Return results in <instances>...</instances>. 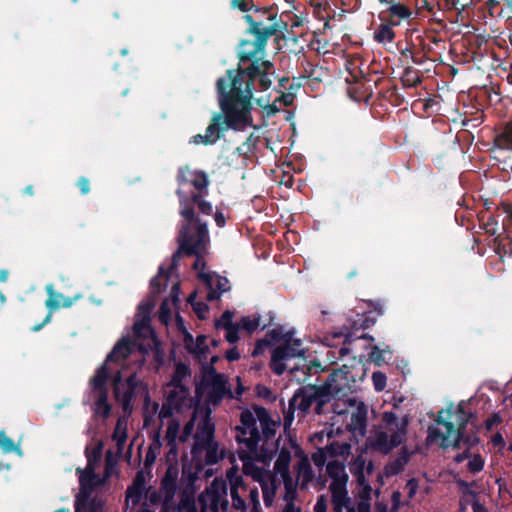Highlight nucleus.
<instances>
[{
  "instance_id": "nucleus-40",
  "label": "nucleus",
  "mask_w": 512,
  "mask_h": 512,
  "mask_svg": "<svg viewBox=\"0 0 512 512\" xmlns=\"http://www.w3.org/2000/svg\"><path fill=\"white\" fill-rule=\"evenodd\" d=\"M376 321L377 317L372 315V311H368L362 314L358 321L353 322L352 329L355 331L369 329L375 325Z\"/></svg>"
},
{
  "instance_id": "nucleus-46",
  "label": "nucleus",
  "mask_w": 512,
  "mask_h": 512,
  "mask_svg": "<svg viewBox=\"0 0 512 512\" xmlns=\"http://www.w3.org/2000/svg\"><path fill=\"white\" fill-rule=\"evenodd\" d=\"M207 245H208V243H202L198 249V253L192 254V256L196 257V259L193 263L194 270H200V272H204L203 270L206 267V262L204 260V253L206 252Z\"/></svg>"
},
{
  "instance_id": "nucleus-4",
  "label": "nucleus",
  "mask_w": 512,
  "mask_h": 512,
  "mask_svg": "<svg viewBox=\"0 0 512 512\" xmlns=\"http://www.w3.org/2000/svg\"><path fill=\"white\" fill-rule=\"evenodd\" d=\"M128 339H122L108 355L105 364L100 367L91 379L90 398L95 402L96 413L107 416L109 405L106 402L105 381L110 375L113 381L116 399L122 404L123 410L128 409Z\"/></svg>"
},
{
  "instance_id": "nucleus-11",
  "label": "nucleus",
  "mask_w": 512,
  "mask_h": 512,
  "mask_svg": "<svg viewBox=\"0 0 512 512\" xmlns=\"http://www.w3.org/2000/svg\"><path fill=\"white\" fill-rule=\"evenodd\" d=\"M176 181L178 184L176 191H185L184 188L190 185L196 190L194 193L208 194L210 181L208 174L203 170H192L189 166L180 167L177 171Z\"/></svg>"
},
{
  "instance_id": "nucleus-59",
  "label": "nucleus",
  "mask_w": 512,
  "mask_h": 512,
  "mask_svg": "<svg viewBox=\"0 0 512 512\" xmlns=\"http://www.w3.org/2000/svg\"><path fill=\"white\" fill-rule=\"evenodd\" d=\"M203 378L204 381L207 382L210 379L216 378L217 375H221L217 372L215 366H212L208 363H204L202 366Z\"/></svg>"
},
{
  "instance_id": "nucleus-30",
  "label": "nucleus",
  "mask_w": 512,
  "mask_h": 512,
  "mask_svg": "<svg viewBox=\"0 0 512 512\" xmlns=\"http://www.w3.org/2000/svg\"><path fill=\"white\" fill-rule=\"evenodd\" d=\"M475 418L474 413L466 411L463 402H461L455 411V430L463 431L466 429L468 423Z\"/></svg>"
},
{
  "instance_id": "nucleus-26",
  "label": "nucleus",
  "mask_w": 512,
  "mask_h": 512,
  "mask_svg": "<svg viewBox=\"0 0 512 512\" xmlns=\"http://www.w3.org/2000/svg\"><path fill=\"white\" fill-rule=\"evenodd\" d=\"M395 26L384 20L375 29L373 39L380 44L391 43L395 40L396 33L393 30Z\"/></svg>"
},
{
  "instance_id": "nucleus-7",
  "label": "nucleus",
  "mask_w": 512,
  "mask_h": 512,
  "mask_svg": "<svg viewBox=\"0 0 512 512\" xmlns=\"http://www.w3.org/2000/svg\"><path fill=\"white\" fill-rule=\"evenodd\" d=\"M176 194L179 197V214L184 219L182 226H188V230L192 233H196L201 225H204L205 229L208 230L207 223L195 214V206L204 215L212 214V204L204 198L207 194L201 192L188 195L185 191H176Z\"/></svg>"
},
{
  "instance_id": "nucleus-21",
  "label": "nucleus",
  "mask_w": 512,
  "mask_h": 512,
  "mask_svg": "<svg viewBox=\"0 0 512 512\" xmlns=\"http://www.w3.org/2000/svg\"><path fill=\"white\" fill-rule=\"evenodd\" d=\"M178 470L173 466H169L161 480V489L167 500L174 497L177 490Z\"/></svg>"
},
{
  "instance_id": "nucleus-50",
  "label": "nucleus",
  "mask_w": 512,
  "mask_h": 512,
  "mask_svg": "<svg viewBox=\"0 0 512 512\" xmlns=\"http://www.w3.org/2000/svg\"><path fill=\"white\" fill-rule=\"evenodd\" d=\"M284 486H285V495L284 500L288 502H293L296 497V488L293 486L291 476H283Z\"/></svg>"
},
{
  "instance_id": "nucleus-8",
  "label": "nucleus",
  "mask_w": 512,
  "mask_h": 512,
  "mask_svg": "<svg viewBox=\"0 0 512 512\" xmlns=\"http://www.w3.org/2000/svg\"><path fill=\"white\" fill-rule=\"evenodd\" d=\"M452 408L453 405L450 404L448 409L440 410L435 418L436 424L441 425L446 429L444 433L434 426L428 427L427 439L429 441L441 439L440 446L444 449L448 447L459 449L461 442H463V431L455 430V423L449 420L452 417Z\"/></svg>"
},
{
  "instance_id": "nucleus-3",
  "label": "nucleus",
  "mask_w": 512,
  "mask_h": 512,
  "mask_svg": "<svg viewBox=\"0 0 512 512\" xmlns=\"http://www.w3.org/2000/svg\"><path fill=\"white\" fill-rule=\"evenodd\" d=\"M280 420L275 421L269 411L260 405H253L252 410L244 408L239 416V424L235 426V440L239 444L237 454L243 462L244 471L254 460L271 459L279 449L281 436L271 449L268 442L276 435Z\"/></svg>"
},
{
  "instance_id": "nucleus-55",
  "label": "nucleus",
  "mask_w": 512,
  "mask_h": 512,
  "mask_svg": "<svg viewBox=\"0 0 512 512\" xmlns=\"http://www.w3.org/2000/svg\"><path fill=\"white\" fill-rule=\"evenodd\" d=\"M212 274L214 275V288L221 294L227 292L230 289L229 280L224 276H219L215 273Z\"/></svg>"
},
{
  "instance_id": "nucleus-36",
  "label": "nucleus",
  "mask_w": 512,
  "mask_h": 512,
  "mask_svg": "<svg viewBox=\"0 0 512 512\" xmlns=\"http://www.w3.org/2000/svg\"><path fill=\"white\" fill-rule=\"evenodd\" d=\"M206 340L207 337L205 335H198L195 339L192 351L190 352L191 354H194L199 361L206 360L210 351Z\"/></svg>"
},
{
  "instance_id": "nucleus-56",
  "label": "nucleus",
  "mask_w": 512,
  "mask_h": 512,
  "mask_svg": "<svg viewBox=\"0 0 512 512\" xmlns=\"http://www.w3.org/2000/svg\"><path fill=\"white\" fill-rule=\"evenodd\" d=\"M327 456L329 455L327 453L326 447L319 448L318 451L312 455V461L315 466L322 467L326 463Z\"/></svg>"
},
{
  "instance_id": "nucleus-49",
  "label": "nucleus",
  "mask_w": 512,
  "mask_h": 512,
  "mask_svg": "<svg viewBox=\"0 0 512 512\" xmlns=\"http://www.w3.org/2000/svg\"><path fill=\"white\" fill-rule=\"evenodd\" d=\"M253 9H254L255 15H252V16L254 17V19L262 20L264 23V26H268L269 24L272 23L270 20H268L269 14H275L277 16V13L273 12L271 7L258 8V7L254 6Z\"/></svg>"
},
{
  "instance_id": "nucleus-37",
  "label": "nucleus",
  "mask_w": 512,
  "mask_h": 512,
  "mask_svg": "<svg viewBox=\"0 0 512 512\" xmlns=\"http://www.w3.org/2000/svg\"><path fill=\"white\" fill-rule=\"evenodd\" d=\"M293 334V331L290 330L285 332L283 326H277L276 328L267 332L266 338L270 341V344L280 341H283L285 343L291 342Z\"/></svg>"
},
{
  "instance_id": "nucleus-42",
  "label": "nucleus",
  "mask_w": 512,
  "mask_h": 512,
  "mask_svg": "<svg viewBox=\"0 0 512 512\" xmlns=\"http://www.w3.org/2000/svg\"><path fill=\"white\" fill-rule=\"evenodd\" d=\"M391 349L389 346H386L385 348L381 349L377 345L371 346V352L369 354V360L373 362L376 366L380 367L384 364L385 359L383 354L384 353H391Z\"/></svg>"
},
{
  "instance_id": "nucleus-27",
  "label": "nucleus",
  "mask_w": 512,
  "mask_h": 512,
  "mask_svg": "<svg viewBox=\"0 0 512 512\" xmlns=\"http://www.w3.org/2000/svg\"><path fill=\"white\" fill-rule=\"evenodd\" d=\"M308 387H300L296 390L292 398H295V407L303 413L308 412L315 402L312 393H308Z\"/></svg>"
},
{
  "instance_id": "nucleus-53",
  "label": "nucleus",
  "mask_w": 512,
  "mask_h": 512,
  "mask_svg": "<svg viewBox=\"0 0 512 512\" xmlns=\"http://www.w3.org/2000/svg\"><path fill=\"white\" fill-rule=\"evenodd\" d=\"M230 8L242 12H248L254 8L253 0H230Z\"/></svg>"
},
{
  "instance_id": "nucleus-45",
  "label": "nucleus",
  "mask_w": 512,
  "mask_h": 512,
  "mask_svg": "<svg viewBox=\"0 0 512 512\" xmlns=\"http://www.w3.org/2000/svg\"><path fill=\"white\" fill-rule=\"evenodd\" d=\"M495 143L502 149L512 150V129L504 131L495 139Z\"/></svg>"
},
{
  "instance_id": "nucleus-48",
  "label": "nucleus",
  "mask_w": 512,
  "mask_h": 512,
  "mask_svg": "<svg viewBox=\"0 0 512 512\" xmlns=\"http://www.w3.org/2000/svg\"><path fill=\"white\" fill-rule=\"evenodd\" d=\"M468 462V471L472 474L479 473L483 470L485 461L480 454H474Z\"/></svg>"
},
{
  "instance_id": "nucleus-1",
  "label": "nucleus",
  "mask_w": 512,
  "mask_h": 512,
  "mask_svg": "<svg viewBox=\"0 0 512 512\" xmlns=\"http://www.w3.org/2000/svg\"><path fill=\"white\" fill-rule=\"evenodd\" d=\"M248 24L247 32L255 36L254 40H242L239 44L237 68L226 70L223 77L216 81V91L220 112H214L205 134H196L189 140L194 145H214L228 130L244 131L247 127L256 128L252 116V99L257 80L261 90H268L272 85L273 63L262 60V52L268 39L275 35L280 26L275 14H269L272 23L264 26L262 20L254 19L252 14L244 15Z\"/></svg>"
},
{
  "instance_id": "nucleus-13",
  "label": "nucleus",
  "mask_w": 512,
  "mask_h": 512,
  "mask_svg": "<svg viewBox=\"0 0 512 512\" xmlns=\"http://www.w3.org/2000/svg\"><path fill=\"white\" fill-rule=\"evenodd\" d=\"M412 15L411 9L403 4L391 1L387 9L380 14L381 20H386L394 26H399L404 20H408Z\"/></svg>"
},
{
  "instance_id": "nucleus-63",
  "label": "nucleus",
  "mask_w": 512,
  "mask_h": 512,
  "mask_svg": "<svg viewBox=\"0 0 512 512\" xmlns=\"http://www.w3.org/2000/svg\"><path fill=\"white\" fill-rule=\"evenodd\" d=\"M226 330L225 339L231 344L236 343L239 340V326L235 325L233 327H230Z\"/></svg>"
},
{
  "instance_id": "nucleus-17",
  "label": "nucleus",
  "mask_w": 512,
  "mask_h": 512,
  "mask_svg": "<svg viewBox=\"0 0 512 512\" xmlns=\"http://www.w3.org/2000/svg\"><path fill=\"white\" fill-rule=\"evenodd\" d=\"M293 350L288 346H278L272 351L270 368L274 374L280 376L285 372L286 365L283 361L295 357Z\"/></svg>"
},
{
  "instance_id": "nucleus-24",
  "label": "nucleus",
  "mask_w": 512,
  "mask_h": 512,
  "mask_svg": "<svg viewBox=\"0 0 512 512\" xmlns=\"http://www.w3.org/2000/svg\"><path fill=\"white\" fill-rule=\"evenodd\" d=\"M230 495L232 498V506L236 510L245 511L247 509V505L245 500L239 495V488L242 491H246L248 489V485L244 483L241 476H236L234 480L230 481Z\"/></svg>"
},
{
  "instance_id": "nucleus-61",
  "label": "nucleus",
  "mask_w": 512,
  "mask_h": 512,
  "mask_svg": "<svg viewBox=\"0 0 512 512\" xmlns=\"http://www.w3.org/2000/svg\"><path fill=\"white\" fill-rule=\"evenodd\" d=\"M302 342L300 339L291 338V342H285L283 346H288L293 348V352L295 353V357L303 356L305 353L304 349H301Z\"/></svg>"
},
{
  "instance_id": "nucleus-6",
  "label": "nucleus",
  "mask_w": 512,
  "mask_h": 512,
  "mask_svg": "<svg viewBox=\"0 0 512 512\" xmlns=\"http://www.w3.org/2000/svg\"><path fill=\"white\" fill-rule=\"evenodd\" d=\"M382 421L387 429L392 430L391 435L386 431H376L367 438L366 445L373 451L387 455L405 442L410 417L405 415L399 419L395 412L385 411L382 414Z\"/></svg>"
},
{
  "instance_id": "nucleus-58",
  "label": "nucleus",
  "mask_w": 512,
  "mask_h": 512,
  "mask_svg": "<svg viewBox=\"0 0 512 512\" xmlns=\"http://www.w3.org/2000/svg\"><path fill=\"white\" fill-rule=\"evenodd\" d=\"M295 410H296L295 398H291L289 400L288 409L286 411L284 410V424H285V427L290 426L291 423L293 422Z\"/></svg>"
},
{
  "instance_id": "nucleus-10",
  "label": "nucleus",
  "mask_w": 512,
  "mask_h": 512,
  "mask_svg": "<svg viewBox=\"0 0 512 512\" xmlns=\"http://www.w3.org/2000/svg\"><path fill=\"white\" fill-rule=\"evenodd\" d=\"M165 393L166 399L159 412L161 419H168L172 417L175 412H182L183 409L190 406V391L186 385L169 386V384H167Z\"/></svg>"
},
{
  "instance_id": "nucleus-51",
  "label": "nucleus",
  "mask_w": 512,
  "mask_h": 512,
  "mask_svg": "<svg viewBox=\"0 0 512 512\" xmlns=\"http://www.w3.org/2000/svg\"><path fill=\"white\" fill-rule=\"evenodd\" d=\"M372 381H373L374 389L377 392H381L386 387L387 377L383 372L375 371L372 374Z\"/></svg>"
},
{
  "instance_id": "nucleus-2",
  "label": "nucleus",
  "mask_w": 512,
  "mask_h": 512,
  "mask_svg": "<svg viewBox=\"0 0 512 512\" xmlns=\"http://www.w3.org/2000/svg\"><path fill=\"white\" fill-rule=\"evenodd\" d=\"M127 436L128 419L123 416L119 418L112 436V442L116 447V455H113L112 450L107 452L104 473L100 472L102 445L97 443L92 448H87V466L84 470L77 469L80 492L76 499V512L103 511L102 499L93 493L104 483L105 478L110 477L115 472L117 457L124 455ZM55 512H69V510L60 509Z\"/></svg>"
},
{
  "instance_id": "nucleus-20",
  "label": "nucleus",
  "mask_w": 512,
  "mask_h": 512,
  "mask_svg": "<svg viewBox=\"0 0 512 512\" xmlns=\"http://www.w3.org/2000/svg\"><path fill=\"white\" fill-rule=\"evenodd\" d=\"M206 384L211 387L209 392L210 401L213 404L220 403L227 393V379L225 375H217L216 378L210 379Z\"/></svg>"
},
{
  "instance_id": "nucleus-35",
  "label": "nucleus",
  "mask_w": 512,
  "mask_h": 512,
  "mask_svg": "<svg viewBox=\"0 0 512 512\" xmlns=\"http://www.w3.org/2000/svg\"><path fill=\"white\" fill-rule=\"evenodd\" d=\"M401 82L405 87H416L422 82L419 71L411 66L405 67L401 76Z\"/></svg>"
},
{
  "instance_id": "nucleus-29",
  "label": "nucleus",
  "mask_w": 512,
  "mask_h": 512,
  "mask_svg": "<svg viewBox=\"0 0 512 512\" xmlns=\"http://www.w3.org/2000/svg\"><path fill=\"white\" fill-rule=\"evenodd\" d=\"M291 453L287 448H281L274 464V469L283 477L290 476L289 466Z\"/></svg>"
},
{
  "instance_id": "nucleus-33",
  "label": "nucleus",
  "mask_w": 512,
  "mask_h": 512,
  "mask_svg": "<svg viewBox=\"0 0 512 512\" xmlns=\"http://www.w3.org/2000/svg\"><path fill=\"white\" fill-rule=\"evenodd\" d=\"M198 278L208 288L206 299L210 302L220 299L221 293L214 288V275L207 272H199Z\"/></svg>"
},
{
  "instance_id": "nucleus-52",
  "label": "nucleus",
  "mask_w": 512,
  "mask_h": 512,
  "mask_svg": "<svg viewBox=\"0 0 512 512\" xmlns=\"http://www.w3.org/2000/svg\"><path fill=\"white\" fill-rule=\"evenodd\" d=\"M158 318L161 323L168 324L171 318V308L168 299L163 300L161 303Z\"/></svg>"
},
{
  "instance_id": "nucleus-41",
  "label": "nucleus",
  "mask_w": 512,
  "mask_h": 512,
  "mask_svg": "<svg viewBox=\"0 0 512 512\" xmlns=\"http://www.w3.org/2000/svg\"><path fill=\"white\" fill-rule=\"evenodd\" d=\"M203 451H205V463L207 465H214L220 460V456L218 455L217 442L211 443L209 447H200L198 454L202 453Z\"/></svg>"
},
{
  "instance_id": "nucleus-23",
  "label": "nucleus",
  "mask_w": 512,
  "mask_h": 512,
  "mask_svg": "<svg viewBox=\"0 0 512 512\" xmlns=\"http://www.w3.org/2000/svg\"><path fill=\"white\" fill-rule=\"evenodd\" d=\"M46 289L49 295L46 306L50 310L60 307H70L76 300L82 297L81 294L76 295L74 299L65 297L63 294L55 292L52 285H48Z\"/></svg>"
},
{
  "instance_id": "nucleus-34",
  "label": "nucleus",
  "mask_w": 512,
  "mask_h": 512,
  "mask_svg": "<svg viewBox=\"0 0 512 512\" xmlns=\"http://www.w3.org/2000/svg\"><path fill=\"white\" fill-rule=\"evenodd\" d=\"M327 453L329 457H345L348 456L351 452V445L347 442H338L333 440L326 446Z\"/></svg>"
},
{
  "instance_id": "nucleus-62",
  "label": "nucleus",
  "mask_w": 512,
  "mask_h": 512,
  "mask_svg": "<svg viewBox=\"0 0 512 512\" xmlns=\"http://www.w3.org/2000/svg\"><path fill=\"white\" fill-rule=\"evenodd\" d=\"M193 310L199 319H205L206 313L209 311V306L204 302H195Z\"/></svg>"
},
{
  "instance_id": "nucleus-47",
  "label": "nucleus",
  "mask_w": 512,
  "mask_h": 512,
  "mask_svg": "<svg viewBox=\"0 0 512 512\" xmlns=\"http://www.w3.org/2000/svg\"><path fill=\"white\" fill-rule=\"evenodd\" d=\"M233 316H234V314L232 311H230V310L224 311L222 313L221 317L219 319H217L215 322L216 328L228 329L230 327L235 326V324L232 321Z\"/></svg>"
},
{
  "instance_id": "nucleus-25",
  "label": "nucleus",
  "mask_w": 512,
  "mask_h": 512,
  "mask_svg": "<svg viewBox=\"0 0 512 512\" xmlns=\"http://www.w3.org/2000/svg\"><path fill=\"white\" fill-rule=\"evenodd\" d=\"M410 460V454L406 447H403L398 456L384 467V473L387 477L400 474Z\"/></svg>"
},
{
  "instance_id": "nucleus-43",
  "label": "nucleus",
  "mask_w": 512,
  "mask_h": 512,
  "mask_svg": "<svg viewBox=\"0 0 512 512\" xmlns=\"http://www.w3.org/2000/svg\"><path fill=\"white\" fill-rule=\"evenodd\" d=\"M238 326L245 330L247 333L252 334L260 326V316H254L253 318L250 316H244L241 318L240 324Z\"/></svg>"
},
{
  "instance_id": "nucleus-44",
  "label": "nucleus",
  "mask_w": 512,
  "mask_h": 512,
  "mask_svg": "<svg viewBox=\"0 0 512 512\" xmlns=\"http://www.w3.org/2000/svg\"><path fill=\"white\" fill-rule=\"evenodd\" d=\"M365 463L366 459L363 454L357 455L349 464L350 473L353 476L365 474Z\"/></svg>"
},
{
  "instance_id": "nucleus-12",
  "label": "nucleus",
  "mask_w": 512,
  "mask_h": 512,
  "mask_svg": "<svg viewBox=\"0 0 512 512\" xmlns=\"http://www.w3.org/2000/svg\"><path fill=\"white\" fill-rule=\"evenodd\" d=\"M339 375V373H331L322 385L308 386V389L312 391V395L316 402V413L319 414L321 412L322 406L330 401L331 396L337 397V393L341 391V388H336L334 384H331L335 377H338Z\"/></svg>"
},
{
  "instance_id": "nucleus-19",
  "label": "nucleus",
  "mask_w": 512,
  "mask_h": 512,
  "mask_svg": "<svg viewBox=\"0 0 512 512\" xmlns=\"http://www.w3.org/2000/svg\"><path fill=\"white\" fill-rule=\"evenodd\" d=\"M252 468L255 470V474L253 475L254 479L260 482L263 494L264 504L269 507L273 504L277 485L276 481L273 477L270 479V483L262 479L261 472L257 466L252 465Z\"/></svg>"
},
{
  "instance_id": "nucleus-15",
  "label": "nucleus",
  "mask_w": 512,
  "mask_h": 512,
  "mask_svg": "<svg viewBox=\"0 0 512 512\" xmlns=\"http://www.w3.org/2000/svg\"><path fill=\"white\" fill-rule=\"evenodd\" d=\"M215 426L209 420H204L203 423L199 424L197 432L194 436V446L192 448V454L194 457L198 455L200 447H209L211 443H214Z\"/></svg>"
},
{
  "instance_id": "nucleus-54",
  "label": "nucleus",
  "mask_w": 512,
  "mask_h": 512,
  "mask_svg": "<svg viewBox=\"0 0 512 512\" xmlns=\"http://www.w3.org/2000/svg\"><path fill=\"white\" fill-rule=\"evenodd\" d=\"M356 478V482H357V485L362 488L363 490V493H362V497L363 498H370V493L372 491V488H371V485L369 484L368 480L366 479V476L365 474H361V475H357V476H354Z\"/></svg>"
},
{
  "instance_id": "nucleus-39",
  "label": "nucleus",
  "mask_w": 512,
  "mask_h": 512,
  "mask_svg": "<svg viewBox=\"0 0 512 512\" xmlns=\"http://www.w3.org/2000/svg\"><path fill=\"white\" fill-rule=\"evenodd\" d=\"M0 449L4 453L15 452L16 454L22 456V450H21V447H20V441L18 443H15L3 431H0Z\"/></svg>"
},
{
  "instance_id": "nucleus-16",
  "label": "nucleus",
  "mask_w": 512,
  "mask_h": 512,
  "mask_svg": "<svg viewBox=\"0 0 512 512\" xmlns=\"http://www.w3.org/2000/svg\"><path fill=\"white\" fill-rule=\"evenodd\" d=\"M368 408L365 403L360 402L355 411L351 414V420L347 424V430L353 434L364 437L367 432Z\"/></svg>"
},
{
  "instance_id": "nucleus-31",
  "label": "nucleus",
  "mask_w": 512,
  "mask_h": 512,
  "mask_svg": "<svg viewBox=\"0 0 512 512\" xmlns=\"http://www.w3.org/2000/svg\"><path fill=\"white\" fill-rule=\"evenodd\" d=\"M347 482H331L330 491L333 504H347Z\"/></svg>"
},
{
  "instance_id": "nucleus-32",
  "label": "nucleus",
  "mask_w": 512,
  "mask_h": 512,
  "mask_svg": "<svg viewBox=\"0 0 512 512\" xmlns=\"http://www.w3.org/2000/svg\"><path fill=\"white\" fill-rule=\"evenodd\" d=\"M332 373H339L338 377H335L331 384H334L336 388H341V391L337 393V397L346 396L351 391L349 384V371L343 370L342 368L334 370Z\"/></svg>"
},
{
  "instance_id": "nucleus-14",
  "label": "nucleus",
  "mask_w": 512,
  "mask_h": 512,
  "mask_svg": "<svg viewBox=\"0 0 512 512\" xmlns=\"http://www.w3.org/2000/svg\"><path fill=\"white\" fill-rule=\"evenodd\" d=\"M332 339H341L343 338V346L339 349V354L341 357L347 356L351 353L350 345L357 339H365L369 341H374V337L370 334L363 333L361 335H356L354 331H349L345 328V331L340 330L338 332H333L331 334ZM327 345L333 346V343H330V336H326Z\"/></svg>"
},
{
  "instance_id": "nucleus-57",
  "label": "nucleus",
  "mask_w": 512,
  "mask_h": 512,
  "mask_svg": "<svg viewBox=\"0 0 512 512\" xmlns=\"http://www.w3.org/2000/svg\"><path fill=\"white\" fill-rule=\"evenodd\" d=\"M270 345H271L270 341L266 337L263 339L257 340L251 355L253 357H258V356L262 355L264 353V351L266 350V348L269 347Z\"/></svg>"
},
{
  "instance_id": "nucleus-22",
  "label": "nucleus",
  "mask_w": 512,
  "mask_h": 512,
  "mask_svg": "<svg viewBox=\"0 0 512 512\" xmlns=\"http://www.w3.org/2000/svg\"><path fill=\"white\" fill-rule=\"evenodd\" d=\"M321 364L318 360H312L309 364L304 363L302 366H294L290 369L289 373L294 377L298 383L305 382L307 377L322 371Z\"/></svg>"
},
{
  "instance_id": "nucleus-18",
  "label": "nucleus",
  "mask_w": 512,
  "mask_h": 512,
  "mask_svg": "<svg viewBox=\"0 0 512 512\" xmlns=\"http://www.w3.org/2000/svg\"><path fill=\"white\" fill-rule=\"evenodd\" d=\"M454 483L459 488L460 493L462 496H470L473 498L472 501V510L473 512H488L487 508L481 504L478 500V494L474 490L471 489V487L476 486V482H467L466 480H463L461 478H454Z\"/></svg>"
},
{
  "instance_id": "nucleus-9",
  "label": "nucleus",
  "mask_w": 512,
  "mask_h": 512,
  "mask_svg": "<svg viewBox=\"0 0 512 512\" xmlns=\"http://www.w3.org/2000/svg\"><path fill=\"white\" fill-rule=\"evenodd\" d=\"M178 249L172 255V263L167 269L169 272L177 267L178 262L182 255L191 257L192 254H197L198 249L202 243H209V232L205 229L204 225H201L196 233L188 230V226H181L178 235Z\"/></svg>"
},
{
  "instance_id": "nucleus-64",
  "label": "nucleus",
  "mask_w": 512,
  "mask_h": 512,
  "mask_svg": "<svg viewBox=\"0 0 512 512\" xmlns=\"http://www.w3.org/2000/svg\"><path fill=\"white\" fill-rule=\"evenodd\" d=\"M479 441L480 439L476 434H468L466 429L463 430V443L467 445L468 449L478 444Z\"/></svg>"
},
{
  "instance_id": "nucleus-60",
  "label": "nucleus",
  "mask_w": 512,
  "mask_h": 512,
  "mask_svg": "<svg viewBox=\"0 0 512 512\" xmlns=\"http://www.w3.org/2000/svg\"><path fill=\"white\" fill-rule=\"evenodd\" d=\"M179 430V425L176 422H170L167 430H166V440L167 442H176L177 434Z\"/></svg>"
},
{
  "instance_id": "nucleus-38",
  "label": "nucleus",
  "mask_w": 512,
  "mask_h": 512,
  "mask_svg": "<svg viewBox=\"0 0 512 512\" xmlns=\"http://www.w3.org/2000/svg\"><path fill=\"white\" fill-rule=\"evenodd\" d=\"M191 374V370L188 365L179 362L175 365V370L172 375L169 386L184 385L183 380Z\"/></svg>"
},
{
  "instance_id": "nucleus-28",
  "label": "nucleus",
  "mask_w": 512,
  "mask_h": 512,
  "mask_svg": "<svg viewBox=\"0 0 512 512\" xmlns=\"http://www.w3.org/2000/svg\"><path fill=\"white\" fill-rule=\"evenodd\" d=\"M326 473L332 479V482H348V474L345 471V466L338 460L327 463Z\"/></svg>"
},
{
  "instance_id": "nucleus-5",
  "label": "nucleus",
  "mask_w": 512,
  "mask_h": 512,
  "mask_svg": "<svg viewBox=\"0 0 512 512\" xmlns=\"http://www.w3.org/2000/svg\"><path fill=\"white\" fill-rule=\"evenodd\" d=\"M168 279L169 271L161 265L157 275L150 281L151 295L137 307L131 327L132 336L130 335V355L136 350L142 355L152 353L159 366L164 363L165 352L161 349V342L151 325V315L155 307V297L166 288Z\"/></svg>"
}]
</instances>
